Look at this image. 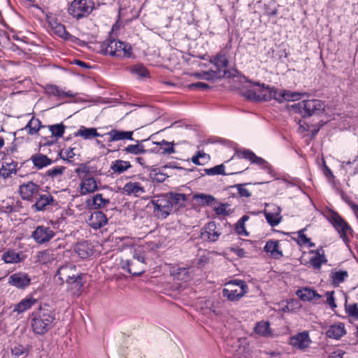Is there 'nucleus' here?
Masks as SVG:
<instances>
[{
	"label": "nucleus",
	"instance_id": "nucleus-24",
	"mask_svg": "<svg viewBox=\"0 0 358 358\" xmlns=\"http://www.w3.org/2000/svg\"><path fill=\"white\" fill-rule=\"evenodd\" d=\"M37 302V299L33 296L29 295L15 304L13 308V312L17 314H22L31 308Z\"/></svg>",
	"mask_w": 358,
	"mask_h": 358
},
{
	"label": "nucleus",
	"instance_id": "nucleus-19",
	"mask_svg": "<svg viewBox=\"0 0 358 358\" xmlns=\"http://www.w3.org/2000/svg\"><path fill=\"white\" fill-rule=\"evenodd\" d=\"M79 187L80 195L94 193L98 189L97 182L93 177L85 176L81 179Z\"/></svg>",
	"mask_w": 358,
	"mask_h": 358
},
{
	"label": "nucleus",
	"instance_id": "nucleus-44",
	"mask_svg": "<svg viewBox=\"0 0 358 358\" xmlns=\"http://www.w3.org/2000/svg\"><path fill=\"white\" fill-rule=\"evenodd\" d=\"M150 178L156 182H163L168 178V175L162 172L159 169H152L149 174Z\"/></svg>",
	"mask_w": 358,
	"mask_h": 358
},
{
	"label": "nucleus",
	"instance_id": "nucleus-7",
	"mask_svg": "<svg viewBox=\"0 0 358 358\" xmlns=\"http://www.w3.org/2000/svg\"><path fill=\"white\" fill-rule=\"evenodd\" d=\"M92 8L90 0H74L69 8V13L73 17L80 19L87 15Z\"/></svg>",
	"mask_w": 358,
	"mask_h": 358
},
{
	"label": "nucleus",
	"instance_id": "nucleus-2",
	"mask_svg": "<svg viewBox=\"0 0 358 358\" xmlns=\"http://www.w3.org/2000/svg\"><path fill=\"white\" fill-rule=\"evenodd\" d=\"M99 52L102 55L120 59L130 58L133 54L130 44L116 39H108L102 42Z\"/></svg>",
	"mask_w": 358,
	"mask_h": 358
},
{
	"label": "nucleus",
	"instance_id": "nucleus-4",
	"mask_svg": "<svg viewBox=\"0 0 358 358\" xmlns=\"http://www.w3.org/2000/svg\"><path fill=\"white\" fill-rule=\"evenodd\" d=\"M227 287L222 289V296L229 301H240L249 292V287L245 280L234 279L225 284Z\"/></svg>",
	"mask_w": 358,
	"mask_h": 358
},
{
	"label": "nucleus",
	"instance_id": "nucleus-32",
	"mask_svg": "<svg viewBox=\"0 0 358 358\" xmlns=\"http://www.w3.org/2000/svg\"><path fill=\"white\" fill-rule=\"evenodd\" d=\"M106 135L110 136V141H118L124 139L134 141L132 138L133 131H124L112 129L109 132H108Z\"/></svg>",
	"mask_w": 358,
	"mask_h": 358
},
{
	"label": "nucleus",
	"instance_id": "nucleus-11",
	"mask_svg": "<svg viewBox=\"0 0 358 358\" xmlns=\"http://www.w3.org/2000/svg\"><path fill=\"white\" fill-rule=\"evenodd\" d=\"M36 201L31 206L34 212L44 211L49 206H57V202L54 197L49 193L48 194H38L35 197Z\"/></svg>",
	"mask_w": 358,
	"mask_h": 358
},
{
	"label": "nucleus",
	"instance_id": "nucleus-35",
	"mask_svg": "<svg viewBox=\"0 0 358 358\" xmlns=\"http://www.w3.org/2000/svg\"><path fill=\"white\" fill-rule=\"evenodd\" d=\"M348 277V273L347 271L340 270H332L329 275V278L331 284L334 287H338L340 284L343 282L345 279Z\"/></svg>",
	"mask_w": 358,
	"mask_h": 358
},
{
	"label": "nucleus",
	"instance_id": "nucleus-49",
	"mask_svg": "<svg viewBox=\"0 0 358 358\" xmlns=\"http://www.w3.org/2000/svg\"><path fill=\"white\" fill-rule=\"evenodd\" d=\"M305 230H306L305 229H303L299 230L297 232L298 236H297L296 241H297L298 244L301 246L308 245V246L310 248L314 247L315 243H312L310 241V239L305 235V234H304Z\"/></svg>",
	"mask_w": 358,
	"mask_h": 358
},
{
	"label": "nucleus",
	"instance_id": "nucleus-3",
	"mask_svg": "<svg viewBox=\"0 0 358 358\" xmlns=\"http://www.w3.org/2000/svg\"><path fill=\"white\" fill-rule=\"evenodd\" d=\"M83 275L77 272L76 266L73 264L61 266L55 275L61 284L66 282L77 290H80L83 286Z\"/></svg>",
	"mask_w": 358,
	"mask_h": 358
},
{
	"label": "nucleus",
	"instance_id": "nucleus-42",
	"mask_svg": "<svg viewBox=\"0 0 358 358\" xmlns=\"http://www.w3.org/2000/svg\"><path fill=\"white\" fill-rule=\"evenodd\" d=\"M193 199L202 206H210L215 201V198L213 195L203 193L194 194Z\"/></svg>",
	"mask_w": 358,
	"mask_h": 358
},
{
	"label": "nucleus",
	"instance_id": "nucleus-48",
	"mask_svg": "<svg viewBox=\"0 0 358 358\" xmlns=\"http://www.w3.org/2000/svg\"><path fill=\"white\" fill-rule=\"evenodd\" d=\"M210 159V156L203 152L199 151L196 155L191 158V161L195 165H203L206 162Z\"/></svg>",
	"mask_w": 358,
	"mask_h": 358
},
{
	"label": "nucleus",
	"instance_id": "nucleus-57",
	"mask_svg": "<svg viewBox=\"0 0 358 358\" xmlns=\"http://www.w3.org/2000/svg\"><path fill=\"white\" fill-rule=\"evenodd\" d=\"M229 205L227 203H219L217 206L214 207L213 210L217 215H227L230 213V210L228 209Z\"/></svg>",
	"mask_w": 358,
	"mask_h": 358
},
{
	"label": "nucleus",
	"instance_id": "nucleus-25",
	"mask_svg": "<svg viewBox=\"0 0 358 358\" xmlns=\"http://www.w3.org/2000/svg\"><path fill=\"white\" fill-rule=\"evenodd\" d=\"M310 253L313 255L309 262L310 265L315 269H320L322 265L327 262L324 255V251L322 248L315 250H310Z\"/></svg>",
	"mask_w": 358,
	"mask_h": 358
},
{
	"label": "nucleus",
	"instance_id": "nucleus-23",
	"mask_svg": "<svg viewBox=\"0 0 358 358\" xmlns=\"http://www.w3.org/2000/svg\"><path fill=\"white\" fill-rule=\"evenodd\" d=\"M50 25L52 31L65 41L75 42L78 38L66 31L65 27L56 21L50 22Z\"/></svg>",
	"mask_w": 358,
	"mask_h": 358
},
{
	"label": "nucleus",
	"instance_id": "nucleus-18",
	"mask_svg": "<svg viewBox=\"0 0 358 358\" xmlns=\"http://www.w3.org/2000/svg\"><path fill=\"white\" fill-rule=\"evenodd\" d=\"M280 207L272 205L264 211L265 219L271 227L277 226L282 220Z\"/></svg>",
	"mask_w": 358,
	"mask_h": 358
},
{
	"label": "nucleus",
	"instance_id": "nucleus-6",
	"mask_svg": "<svg viewBox=\"0 0 358 358\" xmlns=\"http://www.w3.org/2000/svg\"><path fill=\"white\" fill-rule=\"evenodd\" d=\"M294 110L303 117H310L318 115L324 109L323 102L319 99H308L292 106Z\"/></svg>",
	"mask_w": 358,
	"mask_h": 358
},
{
	"label": "nucleus",
	"instance_id": "nucleus-17",
	"mask_svg": "<svg viewBox=\"0 0 358 358\" xmlns=\"http://www.w3.org/2000/svg\"><path fill=\"white\" fill-rule=\"evenodd\" d=\"M210 62L215 66L216 70L214 72L219 73V78H223L227 75V67L229 61L224 54L219 53L210 59Z\"/></svg>",
	"mask_w": 358,
	"mask_h": 358
},
{
	"label": "nucleus",
	"instance_id": "nucleus-52",
	"mask_svg": "<svg viewBox=\"0 0 358 358\" xmlns=\"http://www.w3.org/2000/svg\"><path fill=\"white\" fill-rule=\"evenodd\" d=\"M170 198L171 203L173 205V203L181 206L187 199L186 195L182 193H173L170 192L167 194Z\"/></svg>",
	"mask_w": 358,
	"mask_h": 358
},
{
	"label": "nucleus",
	"instance_id": "nucleus-30",
	"mask_svg": "<svg viewBox=\"0 0 358 358\" xmlns=\"http://www.w3.org/2000/svg\"><path fill=\"white\" fill-rule=\"evenodd\" d=\"M123 191L127 195H134L135 196H139L145 192L144 187L138 182H127L123 187Z\"/></svg>",
	"mask_w": 358,
	"mask_h": 358
},
{
	"label": "nucleus",
	"instance_id": "nucleus-46",
	"mask_svg": "<svg viewBox=\"0 0 358 358\" xmlns=\"http://www.w3.org/2000/svg\"><path fill=\"white\" fill-rule=\"evenodd\" d=\"M109 202V199L103 198L101 194H96L92 197V206L94 209L105 207Z\"/></svg>",
	"mask_w": 358,
	"mask_h": 358
},
{
	"label": "nucleus",
	"instance_id": "nucleus-51",
	"mask_svg": "<svg viewBox=\"0 0 358 358\" xmlns=\"http://www.w3.org/2000/svg\"><path fill=\"white\" fill-rule=\"evenodd\" d=\"M225 166L223 164H220L215 166L214 167L210 169H205L204 172L208 176H215V175H226Z\"/></svg>",
	"mask_w": 358,
	"mask_h": 358
},
{
	"label": "nucleus",
	"instance_id": "nucleus-36",
	"mask_svg": "<svg viewBox=\"0 0 358 358\" xmlns=\"http://www.w3.org/2000/svg\"><path fill=\"white\" fill-rule=\"evenodd\" d=\"M31 160L34 166H36L38 169H41L45 166H48L52 163V160L50 158H48L46 155L41 153L32 155Z\"/></svg>",
	"mask_w": 358,
	"mask_h": 358
},
{
	"label": "nucleus",
	"instance_id": "nucleus-1",
	"mask_svg": "<svg viewBox=\"0 0 358 358\" xmlns=\"http://www.w3.org/2000/svg\"><path fill=\"white\" fill-rule=\"evenodd\" d=\"M56 320L55 310L48 305L41 306L31 315V325L36 334L43 335L54 326Z\"/></svg>",
	"mask_w": 358,
	"mask_h": 358
},
{
	"label": "nucleus",
	"instance_id": "nucleus-55",
	"mask_svg": "<svg viewBox=\"0 0 358 358\" xmlns=\"http://www.w3.org/2000/svg\"><path fill=\"white\" fill-rule=\"evenodd\" d=\"M65 167L64 166H55L50 169H48L46 171V176L50 177L51 178H55L59 176H62L64 172Z\"/></svg>",
	"mask_w": 358,
	"mask_h": 358
},
{
	"label": "nucleus",
	"instance_id": "nucleus-38",
	"mask_svg": "<svg viewBox=\"0 0 358 358\" xmlns=\"http://www.w3.org/2000/svg\"><path fill=\"white\" fill-rule=\"evenodd\" d=\"M131 166L129 162L117 159L112 162L110 169L115 173L121 174L131 168Z\"/></svg>",
	"mask_w": 358,
	"mask_h": 358
},
{
	"label": "nucleus",
	"instance_id": "nucleus-64",
	"mask_svg": "<svg viewBox=\"0 0 358 358\" xmlns=\"http://www.w3.org/2000/svg\"><path fill=\"white\" fill-rule=\"evenodd\" d=\"M133 257L134 259H136L138 262L141 268L143 266V264H145V257L141 253L138 252L136 250L134 251Z\"/></svg>",
	"mask_w": 358,
	"mask_h": 358
},
{
	"label": "nucleus",
	"instance_id": "nucleus-59",
	"mask_svg": "<svg viewBox=\"0 0 358 358\" xmlns=\"http://www.w3.org/2000/svg\"><path fill=\"white\" fill-rule=\"evenodd\" d=\"M348 315L355 320H358V306L357 303H352L346 307Z\"/></svg>",
	"mask_w": 358,
	"mask_h": 358
},
{
	"label": "nucleus",
	"instance_id": "nucleus-14",
	"mask_svg": "<svg viewBox=\"0 0 358 358\" xmlns=\"http://www.w3.org/2000/svg\"><path fill=\"white\" fill-rule=\"evenodd\" d=\"M220 235L221 232L217 230L215 222H209L201 229V238L203 241L215 242Z\"/></svg>",
	"mask_w": 358,
	"mask_h": 358
},
{
	"label": "nucleus",
	"instance_id": "nucleus-63",
	"mask_svg": "<svg viewBox=\"0 0 358 358\" xmlns=\"http://www.w3.org/2000/svg\"><path fill=\"white\" fill-rule=\"evenodd\" d=\"M236 231L238 235L248 236V234L245 228V224L237 222L236 227Z\"/></svg>",
	"mask_w": 358,
	"mask_h": 358
},
{
	"label": "nucleus",
	"instance_id": "nucleus-28",
	"mask_svg": "<svg viewBox=\"0 0 358 358\" xmlns=\"http://www.w3.org/2000/svg\"><path fill=\"white\" fill-rule=\"evenodd\" d=\"M345 334V325L341 322L331 325L326 332L327 337L336 340L340 339Z\"/></svg>",
	"mask_w": 358,
	"mask_h": 358
},
{
	"label": "nucleus",
	"instance_id": "nucleus-37",
	"mask_svg": "<svg viewBox=\"0 0 358 358\" xmlns=\"http://www.w3.org/2000/svg\"><path fill=\"white\" fill-rule=\"evenodd\" d=\"M21 255L22 253L17 252L15 250H10L2 255L1 259L6 264H16L21 262Z\"/></svg>",
	"mask_w": 358,
	"mask_h": 358
},
{
	"label": "nucleus",
	"instance_id": "nucleus-39",
	"mask_svg": "<svg viewBox=\"0 0 358 358\" xmlns=\"http://www.w3.org/2000/svg\"><path fill=\"white\" fill-rule=\"evenodd\" d=\"M135 266V263L131 262L130 260H122L121 262V268L124 270L127 271L129 273L133 275H141L145 272V268L144 266H142L138 270H135L133 268V266Z\"/></svg>",
	"mask_w": 358,
	"mask_h": 358
},
{
	"label": "nucleus",
	"instance_id": "nucleus-61",
	"mask_svg": "<svg viewBox=\"0 0 358 358\" xmlns=\"http://www.w3.org/2000/svg\"><path fill=\"white\" fill-rule=\"evenodd\" d=\"M50 252H48V250L40 252L38 255V259L39 262L42 263H46L50 259Z\"/></svg>",
	"mask_w": 358,
	"mask_h": 358
},
{
	"label": "nucleus",
	"instance_id": "nucleus-33",
	"mask_svg": "<svg viewBox=\"0 0 358 358\" xmlns=\"http://www.w3.org/2000/svg\"><path fill=\"white\" fill-rule=\"evenodd\" d=\"M75 136H80L85 140L92 139L94 137L101 136V135L97 132L96 129L93 127H85L80 126L78 130L74 133Z\"/></svg>",
	"mask_w": 358,
	"mask_h": 358
},
{
	"label": "nucleus",
	"instance_id": "nucleus-5",
	"mask_svg": "<svg viewBox=\"0 0 358 358\" xmlns=\"http://www.w3.org/2000/svg\"><path fill=\"white\" fill-rule=\"evenodd\" d=\"M150 203L153 207V213L158 219H165L171 213L173 204L168 194H159L152 197Z\"/></svg>",
	"mask_w": 358,
	"mask_h": 358
},
{
	"label": "nucleus",
	"instance_id": "nucleus-21",
	"mask_svg": "<svg viewBox=\"0 0 358 358\" xmlns=\"http://www.w3.org/2000/svg\"><path fill=\"white\" fill-rule=\"evenodd\" d=\"M87 223L94 229H99L107 224L108 219L103 213L94 211L91 214Z\"/></svg>",
	"mask_w": 358,
	"mask_h": 358
},
{
	"label": "nucleus",
	"instance_id": "nucleus-26",
	"mask_svg": "<svg viewBox=\"0 0 358 358\" xmlns=\"http://www.w3.org/2000/svg\"><path fill=\"white\" fill-rule=\"evenodd\" d=\"M76 253L81 259H87L93 254V248L88 241L78 243L74 248Z\"/></svg>",
	"mask_w": 358,
	"mask_h": 358
},
{
	"label": "nucleus",
	"instance_id": "nucleus-58",
	"mask_svg": "<svg viewBox=\"0 0 358 358\" xmlns=\"http://www.w3.org/2000/svg\"><path fill=\"white\" fill-rule=\"evenodd\" d=\"M246 184H237L234 186L238 191L241 197L248 198L251 196V192L245 187Z\"/></svg>",
	"mask_w": 358,
	"mask_h": 358
},
{
	"label": "nucleus",
	"instance_id": "nucleus-62",
	"mask_svg": "<svg viewBox=\"0 0 358 358\" xmlns=\"http://www.w3.org/2000/svg\"><path fill=\"white\" fill-rule=\"evenodd\" d=\"M17 165H18L17 162H14V161H12L10 163L4 162L2 164V166L3 168L8 169L10 170L9 171H13L14 173L16 172Z\"/></svg>",
	"mask_w": 358,
	"mask_h": 358
},
{
	"label": "nucleus",
	"instance_id": "nucleus-22",
	"mask_svg": "<svg viewBox=\"0 0 358 358\" xmlns=\"http://www.w3.org/2000/svg\"><path fill=\"white\" fill-rule=\"evenodd\" d=\"M306 93L292 92L286 90H278L277 101L282 103L285 101H296L300 100Z\"/></svg>",
	"mask_w": 358,
	"mask_h": 358
},
{
	"label": "nucleus",
	"instance_id": "nucleus-54",
	"mask_svg": "<svg viewBox=\"0 0 358 358\" xmlns=\"http://www.w3.org/2000/svg\"><path fill=\"white\" fill-rule=\"evenodd\" d=\"M242 94L248 100L259 101V89L257 90L252 89L245 90Z\"/></svg>",
	"mask_w": 358,
	"mask_h": 358
},
{
	"label": "nucleus",
	"instance_id": "nucleus-40",
	"mask_svg": "<svg viewBox=\"0 0 358 358\" xmlns=\"http://www.w3.org/2000/svg\"><path fill=\"white\" fill-rule=\"evenodd\" d=\"M129 71L132 75L141 79L147 78L149 76L148 69L141 64L131 66Z\"/></svg>",
	"mask_w": 358,
	"mask_h": 358
},
{
	"label": "nucleus",
	"instance_id": "nucleus-41",
	"mask_svg": "<svg viewBox=\"0 0 358 358\" xmlns=\"http://www.w3.org/2000/svg\"><path fill=\"white\" fill-rule=\"evenodd\" d=\"M153 144L159 146L161 153L163 155H171L176 152V150L174 148V143L169 142L165 140H162L159 142H153Z\"/></svg>",
	"mask_w": 358,
	"mask_h": 358
},
{
	"label": "nucleus",
	"instance_id": "nucleus-20",
	"mask_svg": "<svg viewBox=\"0 0 358 358\" xmlns=\"http://www.w3.org/2000/svg\"><path fill=\"white\" fill-rule=\"evenodd\" d=\"M45 92L49 96L57 97L58 99H62L64 97L74 98L77 95V93L73 91H64L55 85H47Z\"/></svg>",
	"mask_w": 358,
	"mask_h": 358
},
{
	"label": "nucleus",
	"instance_id": "nucleus-31",
	"mask_svg": "<svg viewBox=\"0 0 358 358\" xmlns=\"http://www.w3.org/2000/svg\"><path fill=\"white\" fill-rule=\"evenodd\" d=\"M253 330L255 334L262 337L267 338L272 335V331L268 321L262 320L257 322Z\"/></svg>",
	"mask_w": 358,
	"mask_h": 358
},
{
	"label": "nucleus",
	"instance_id": "nucleus-47",
	"mask_svg": "<svg viewBox=\"0 0 358 358\" xmlns=\"http://www.w3.org/2000/svg\"><path fill=\"white\" fill-rule=\"evenodd\" d=\"M41 121L38 118L32 117L25 127L28 129V133L31 135L36 134L40 129Z\"/></svg>",
	"mask_w": 358,
	"mask_h": 358
},
{
	"label": "nucleus",
	"instance_id": "nucleus-56",
	"mask_svg": "<svg viewBox=\"0 0 358 358\" xmlns=\"http://www.w3.org/2000/svg\"><path fill=\"white\" fill-rule=\"evenodd\" d=\"M27 348L21 344H17L11 349L12 355L17 357L27 355Z\"/></svg>",
	"mask_w": 358,
	"mask_h": 358
},
{
	"label": "nucleus",
	"instance_id": "nucleus-45",
	"mask_svg": "<svg viewBox=\"0 0 358 358\" xmlns=\"http://www.w3.org/2000/svg\"><path fill=\"white\" fill-rule=\"evenodd\" d=\"M136 142L137 143L135 145H129L125 147L124 150L125 152L132 155H140L145 153L147 151L145 149L144 145L139 143L138 141H136Z\"/></svg>",
	"mask_w": 358,
	"mask_h": 358
},
{
	"label": "nucleus",
	"instance_id": "nucleus-53",
	"mask_svg": "<svg viewBox=\"0 0 358 358\" xmlns=\"http://www.w3.org/2000/svg\"><path fill=\"white\" fill-rule=\"evenodd\" d=\"M357 162V159H354L352 162L347 161L343 162L341 166V169H344L346 173H349L350 175H355L358 173V164L354 168L351 169V164H354Z\"/></svg>",
	"mask_w": 358,
	"mask_h": 358
},
{
	"label": "nucleus",
	"instance_id": "nucleus-60",
	"mask_svg": "<svg viewBox=\"0 0 358 358\" xmlns=\"http://www.w3.org/2000/svg\"><path fill=\"white\" fill-rule=\"evenodd\" d=\"M334 295V291L326 292L327 303L331 307L332 310L335 309L337 307Z\"/></svg>",
	"mask_w": 358,
	"mask_h": 358
},
{
	"label": "nucleus",
	"instance_id": "nucleus-15",
	"mask_svg": "<svg viewBox=\"0 0 358 358\" xmlns=\"http://www.w3.org/2000/svg\"><path fill=\"white\" fill-rule=\"evenodd\" d=\"M311 343L309 334L306 331L298 333L290 337L289 343L294 348L304 350L308 348Z\"/></svg>",
	"mask_w": 358,
	"mask_h": 358
},
{
	"label": "nucleus",
	"instance_id": "nucleus-43",
	"mask_svg": "<svg viewBox=\"0 0 358 358\" xmlns=\"http://www.w3.org/2000/svg\"><path fill=\"white\" fill-rule=\"evenodd\" d=\"M193 75L198 79L206 80H214L218 79L220 76L219 73L217 72H214L213 70L197 72L194 73Z\"/></svg>",
	"mask_w": 358,
	"mask_h": 358
},
{
	"label": "nucleus",
	"instance_id": "nucleus-9",
	"mask_svg": "<svg viewBox=\"0 0 358 358\" xmlns=\"http://www.w3.org/2000/svg\"><path fill=\"white\" fill-rule=\"evenodd\" d=\"M41 191L40 185L32 181L22 183L19 187L20 195L24 201H33Z\"/></svg>",
	"mask_w": 358,
	"mask_h": 358
},
{
	"label": "nucleus",
	"instance_id": "nucleus-13",
	"mask_svg": "<svg viewBox=\"0 0 358 358\" xmlns=\"http://www.w3.org/2000/svg\"><path fill=\"white\" fill-rule=\"evenodd\" d=\"M8 284L20 289H24L31 284V278L24 272L15 273L8 277Z\"/></svg>",
	"mask_w": 358,
	"mask_h": 358
},
{
	"label": "nucleus",
	"instance_id": "nucleus-16",
	"mask_svg": "<svg viewBox=\"0 0 358 358\" xmlns=\"http://www.w3.org/2000/svg\"><path fill=\"white\" fill-rule=\"evenodd\" d=\"M238 156L249 160L252 164L257 165L260 169L266 171L271 169L270 164L263 158L257 156L250 150H243L238 153Z\"/></svg>",
	"mask_w": 358,
	"mask_h": 358
},
{
	"label": "nucleus",
	"instance_id": "nucleus-8",
	"mask_svg": "<svg viewBox=\"0 0 358 358\" xmlns=\"http://www.w3.org/2000/svg\"><path fill=\"white\" fill-rule=\"evenodd\" d=\"M56 236V232L50 227L39 225L32 231L31 237L35 243L43 245L50 242Z\"/></svg>",
	"mask_w": 358,
	"mask_h": 358
},
{
	"label": "nucleus",
	"instance_id": "nucleus-27",
	"mask_svg": "<svg viewBox=\"0 0 358 358\" xmlns=\"http://www.w3.org/2000/svg\"><path fill=\"white\" fill-rule=\"evenodd\" d=\"M264 250L273 258L279 259L282 257V252L280 250L279 241L277 240H269L266 241L264 247Z\"/></svg>",
	"mask_w": 358,
	"mask_h": 358
},
{
	"label": "nucleus",
	"instance_id": "nucleus-50",
	"mask_svg": "<svg viewBox=\"0 0 358 358\" xmlns=\"http://www.w3.org/2000/svg\"><path fill=\"white\" fill-rule=\"evenodd\" d=\"M49 130L52 136L60 138L64 134L65 126L62 123L50 125L49 126Z\"/></svg>",
	"mask_w": 358,
	"mask_h": 358
},
{
	"label": "nucleus",
	"instance_id": "nucleus-12",
	"mask_svg": "<svg viewBox=\"0 0 358 358\" xmlns=\"http://www.w3.org/2000/svg\"><path fill=\"white\" fill-rule=\"evenodd\" d=\"M252 84L259 87V101H269L272 99L277 101L278 89L259 82H253Z\"/></svg>",
	"mask_w": 358,
	"mask_h": 358
},
{
	"label": "nucleus",
	"instance_id": "nucleus-29",
	"mask_svg": "<svg viewBox=\"0 0 358 358\" xmlns=\"http://www.w3.org/2000/svg\"><path fill=\"white\" fill-rule=\"evenodd\" d=\"M296 296L303 301H310L316 299H320L322 296L320 294L313 289L308 287H303L296 292Z\"/></svg>",
	"mask_w": 358,
	"mask_h": 358
},
{
	"label": "nucleus",
	"instance_id": "nucleus-10",
	"mask_svg": "<svg viewBox=\"0 0 358 358\" xmlns=\"http://www.w3.org/2000/svg\"><path fill=\"white\" fill-rule=\"evenodd\" d=\"M331 219V223L338 232L341 238L347 245L349 242L348 234L352 231L350 227L338 213H334Z\"/></svg>",
	"mask_w": 358,
	"mask_h": 358
},
{
	"label": "nucleus",
	"instance_id": "nucleus-34",
	"mask_svg": "<svg viewBox=\"0 0 358 358\" xmlns=\"http://www.w3.org/2000/svg\"><path fill=\"white\" fill-rule=\"evenodd\" d=\"M171 275L174 279L181 281H187L190 278L188 268L178 266L171 268Z\"/></svg>",
	"mask_w": 358,
	"mask_h": 358
}]
</instances>
